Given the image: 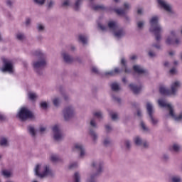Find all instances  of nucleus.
Returning <instances> with one entry per match:
<instances>
[{
	"instance_id": "nucleus-1",
	"label": "nucleus",
	"mask_w": 182,
	"mask_h": 182,
	"mask_svg": "<svg viewBox=\"0 0 182 182\" xmlns=\"http://www.w3.org/2000/svg\"><path fill=\"white\" fill-rule=\"evenodd\" d=\"M32 55L37 59L36 60L33 61V69L38 76H42V75H43V70H45V67L46 66L45 54L43 53L42 50H37L32 53Z\"/></svg>"
},
{
	"instance_id": "nucleus-2",
	"label": "nucleus",
	"mask_w": 182,
	"mask_h": 182,
	"mask_svg": "<svg viewBox=\"0 0 182 182\" xmlns=\"http://www.w3.org/2000/svg\"><path fill=\"white\" fill-rule=\"evenodd\" d=\"M149 23L151 25V27L149 28V32L154 33L155 36V41H156L158 43H160V41L162 39L161 33H163V27H161V25L159 23V16H153L150 19Z\"/></svg>"
},
{
	"instance_id": "nucleus-3",
	"label": "nucleus",
	"mask_w": 182,
	"mask_h": 182,
	"mask_svg": "<svg viewBox=\"0 0 182 182\" xmlns=\"http://www.w3.org/2000/svg\"><path fill=\"white\" fill-rule=\"evenodd\" d=\"M103 162L93 161L91 164V167H92V171L95 172L90 174L87 182H97V177L103 173Z\"/></svg>"
},
{
	"instance_id": "nucleus-4",
	"label": "nucleus",
	"mask_w": 182,
	"mask_h": 182,
	"mask_svg": "<svg viewBox=\"0 0 182 182\" xmlns=\"http://www.w3.org/2000/svg\"><path fill=\"white\" fill-rule=\"evenodd\" d=\"M180 86V82L176 81L175 82L171 84V90L166 89L164 87H160L159 92L161 95H166V96H170V95H173V96H176L177 95V90H178Z\"/></svg>"
},
{
	"instance_id": "nucleus-5",
	"label": "nucleus",
	"mask_w": 182,
	"mask_h": 182,
	"mask_svg": "<svg viewBox=\"0 0 182 182\" xmlns=\"http://www.w3.org/2000/svg\"><path fill=\"white\" fill-rule=\"evenodd\" d=\"M17 117L21 122H26L28 119H33V120L36 119L33 113L25 107L21 108L20 111L17 114Z\"/></svg>"
},
{
	"instance_id": "nucleus-6",
	"label": "nucleus",
	"mask_w": 182,
	"mask_h": 182,
	"mask_svg": "<svg viewBox=\"0 0 182 182\" xmlns=\"http://www.w3.org/2000/svg\"><path fill=\"white\" fill-rule=\"evenodd\" d=\"M158 103L161 107H166L169 110V116H171L172 119H174L176 122H180L182 120V113H181L178 117L176 116V114H174V109L171 105L166 103L163 100H159Z\"/></svg>"
},
{
	"instance_id": "nucleus-7",
	"label": "nucleus",
	"mask_w": 182,
	"mask_h": 182,
	"mask_svg": "<svg viewBox=\"0 0 182 182\" xmlns=\"http://www.w3.org/2000/svg\"><path fill=\"white\" fill-rule=\"evenodd\" d=\"M146 109L151 124L153 126H157L159 124V119L154 117V107H153V104L151 102H146Z\"/></svg>"
},
{
	"instance_id": "nucleus-8",
	"label": "nucleus",
	"mask_w": 182,
	"mask_h": 182,
	"mask_svg": "<svg viewBox=\"0 0 182 182\" xmlns=\"http://www.w3.org/2000/svg\"><path fill=\"white\" fill-rule=\"evenodd\" d=\"M158 6L161 9H164L169 15H176V11L173 9V7L166 0H156Z\"/></svg>"
},
{
	"instance_id": "nucleus-9",
	"label": "nucleus",
	"mask_w": 182,
	"mask_h": 182,
	"mask_svg": "<svg viewBox=\"0 0 182 182\" xmlns=\"http://www.w3.org/2000/svg\"><path fill=\"white\" fill-rule=\"evenodd\" d=\"M63 114L64 120H65V122H68V120H70V119H73V117H75V108L70 105L65 107L63 110Z\"/></svg>"
},
{
	"instance_id": "nucleus-10",
	"label": "nucleus",
	"mask_w": 182,
	"mask_h": 182,
	"mask_svg": "<svg viewBox=\"0 0 182 182\" xmlns=\"http://www.w3.org/2000/svg\"><path fill=\"white\" fill-rule=\"evenodd\" d=\"M3 67L1 68V71L3 73L9 72V73H14V64H12L11 61L8 60L6 58H3Z\"/></svg>"
},
{
	"instance_id": "nucleus-11",
	"label": "nucleus",
	"mask_w": 182,
	"mask_h": 182,
	"mask_svg": "<svg viewBox=\"0 0 182 182\" xmlns=\"http://www.w3.org/2000/svg\"><path fill=\"white\" fill-rule=\"evenodd\" d=\"M53 139L55 141H62L63 140V133L58 125H55L53 128Z\"/></svg>"
},
{
	"instance_id": "nucleus-12",
	"label": "nucleus",
	"mask_w": 182,
	"mask_h": 182,
	"mask_svg": "<svg viewBox=\"0 0 182 182\" xmlns=\"http://www.w3.org/2000/svg\"><path fill=\"white\" fill-rule=\"evenodd\" d=\"M34 174L38 178H43L46 177V166L43 167V171H42L41 165L39 164L36 165L34 168Z\"/></svg>"
},
{
	"instance_id": "nucleus-13",
	"label": "nucleus",
	"mask_w": 182,
	"mask_h": 182,
	"mask_svg": "<svg viewBox=\"0 0 182 182\" xmlns=\"http://www.w3.org/2000/svg\"><path fill=\"white\" fill-rule=\"evenodd\" d=\"M133 70L138 75H144V76H149V70L144 69L139 65H135L133 66Z\"/></svg>"
},
{
	"instance_id": "nucleus-14",
	"label": "nucleus",
	"mask_w": 182,
	"mask_h": 182,
	"mask_svg": "<svg viewBox=\"0 0 182 182\" xmlns=\"http://www.w3.org/2000/svg\"><path fill=\"white\" fill-rule=\"evenodd\" d=\"M129 89L133 92L134 95H139L140 92H141V89H143V86L139 85L137 86L136 84L131 83L129 85Z\"/></svg>"
},
{
	"instance_id": "nucleus-15",
	"label": "nucleus",
	"mask_w": 182,
	"mask_h": 182,
	"mask_svg": "<svg viewBox=\"0 0 182 182\" xmlns=\"http://www.w3.org/2000/svg\"><path fill=\"white\" fill-rule=\"evenodd\" d=\"M113 35L117 39H122V38L126 35V31L122 28H118L115 31L113 32Z\"/></svg>"
},
{
	"instance_id": "nucleus-16",
	"label": "nucleus",
	"mask_w": 182,
	"mask_h": 182,
	"mask_svg": "<svg viewBox=\"0 0 182 182\" xmlns=\"http://www.w3.org/2000/svg\"><path fill=\"white\" fill-rule=\"evenodd\" d=\"M62 56L65 63H73V62H75V58H73L72 55H69V53L66 52H63L62 53Z\"/></svg>"
},
{
	"instance_id": "nucleus-17",
	"label": "nucleus",
	"mask_w": 182,
	"mask_h": 182,
	"mask_svg": "<svg viewBox=\"0 0 182 182\" xmlns=\"http://www.w3.org/2000/svg\"><path fill=\"white\" fill-rule=\"evenodd\" d=\"M168 149L171 153H178V151H180V145L177 144H173L169 145Z\"/></svg>"
},
{
	"instance_id": "nucleus-18",
	"label": "nucleus",
	"mask_w": 182,
	"mask_h": 182,
	"mask_svg": "<svg viewBox=\"0 0 182 182\" xmlns=\"http://www.w3.org/2000/svg\"><path fill=\"white\" fill-rule=\"evenodd\" d=\"M89 134L91 139H92V141H94V143H96V141H97V139L99 138V136L97 135V133H96L93 130V128H90Z\"/></svg>"
},
{
	"instance_id": "nucleus-19",
	"label": "nucleus",
	"mask_w": 182,
	"mask_h": 182,
	"mask_svg": "<svg viewBox=\"0 0 182 182\" xmlns=\"http://www.w3.org/2000/svg\"><path fill=\"white\" fill-rule=\"evenodd\" d=\"M74 148L75 149V150H77V151H80V157H83V156H85V148H83V146L80 144H75L74 146Z\"/></svg>"
},
{
	"instance_id": "nucleus-20",
	"label": "nucleus",
	"mask_w": 182,
	"mask_h": 182,
	"mask_svg": "<svg viewBox=\"0 0 182 182\" xmlns=\"http://www.w3.org/2000/svg\"><path fill=\"white\" fill-rule=\"evenodd\" d=\"M46 177L50 178H53L55 177V172L49 166H46Z\"/></svg>"
},
{
	"instance_id": "nucleus-21",
	"label": "nucleus",
	"mask_w": 182,
	"mask_h": 182,
	"mask_svg": "<svg viewBox=\"0 0 182 182\" xmlns=\"http://www.w3.org/2000/svg\"><path fill=\"white\" fill-rule=\"evenodd\" d=\"M27 130L32 137H36V130L33 126L29 125Z\"/></svg>"
},
{
	"instance_id": "nucleus-22",
	"label": "nucleus",
	"mask_w": 182,
	"mask_h": 182,
	"mask_svg": "<svg viewBox=\"0 0 182 182\" xmlns=\"http://www.w3.org/2000/svg\"><path fill=\"white\" fill-rule=\"evenodd\" d=\"M108 27L109 28V29H111V31H113V32L119 29V26L117 25L116 22L114 21H109L108 23Z\"/></svg>"
},
{
	"instance_id": "nucleus-23",
	"label": "nucleus",
	"mask_w": 182,
	"mask_h": 182,
	"mask_svg": "<svg viewBox=\"0 0 182 182\" xmlns=\"http://www.w3.org/2000/svg\"><path fill=\"white\" fill-rule=\"evenodd\" d=\"M78 41L79 42H81L82 45H87V36L85 35H79L78 36Z\"/></svg>"
},
{
	"instance_id": "nucleus-24",
	"label": "nucleus",
	"mask_w": 182,
	"mask_h": 182,
	"mask_svg": "<svg viewBox=\"0 0 182 182\" xmlns=\"http://www.w3.org/2000/svg\"><path fill=\"white\" fill-rule=\"evenodd\" d=\"M110 87L112 92H119L120 90V85L117 82L111 83Z\"/></svg>"
},
{
	"instance_id": "nucleus-25",
	"label": "nucleus",
	"mask_w": 182,
	"mask_h": 182,
	"mask_svg": "<svg viewBox=\"0 0 182 182\" xmlns=\"http://www.w3.org/2000/svg\"><path fill=\"white\" fill-rule=\"evenodd\" d=\"M50 160L52 161V163H59V161H62V159L55 154H51Z\"/></svg>"
},
{
	"instance_id": "nucleus-26",
	"label": "nucleus",
	"mask_w": 182,
	"mask_h": 182,
	"mask_svg": "<svg viewBox=\"0 0 182 182\" xmlns=\"http://www.w3.org/2000/svg\"><path fill=\"white\" fill-rule=\"evenodd\" d=\"M0 146H1V147H9V142H8V139L5 137H1L0 139Z\"/></svg>"
},
{
	"instance_id": "nucleus-27",
	"label": "nucleus",
	"mask_w": 182,
	"mask_h": 182,
	"mask_svg": "<svg viewBox=\"0 0 182 182\" xmlns=\"http://www.w3.org/2000/svg\"><path fill=\"white\" fill-rule=\"evenodd\" d=\"M83 2V0H76L75 3L74 4V9L75 11H79L80 9V6L82 5V3Z\"/></svg>"
},
{
	"instance_id": "nucleus-28",
	"label": "nucleus",
	"mask_w": 182,
	"mask_h": 182,
	"mask_svg": "<svg viewBox=\"0 0 182 182\" xmlns=\"http://www.w3.org/2000/svg\"><path fill=\"white\" fill-rule=\"evenodd\" d=\"M165 43L169 46L174 45V37H171V36H168L165 41Z\"/></svg>"
},
{
	"instance_id": "nucleus-29",
	"label": "nucleus",
	"mask_w": 182,
	"mask_h": 182,
	"mask_svg": "<svg viewBox=\"0 0 182 182\" xmlns=\"http://www.w3.org/2000/svg\"><path fill=\"white\" fill-rule=\"evenodd\" d=\"M124 144L126 147V151H129L130 149H132V142L129 139H125L124 141Z\"/></svg>"
},
{
	"instance_id": "nucleus-30",
	"label": "nucleus",
	"mask_w": 182,
	"mask_h": 182,
	"mask_svg": "<svg viewBox=\"0 0 182 182\" xmlns=\"http://www.w3.org/2000/svg\"><path fill=\"white\" fill-rule=\"evenodd\" d=\"M134 144L136 146H141L143 144V139L140 136H136L134 139Z\"/></svg>"
},
{
	"instance_id": "nucleus-31",
	"label": "nucleus",
	"mask_w": 182,
	"mask_h": 182,
	"mask_svg": "<svg viewBox=\"0 0 182 182\" xmlns=\"http://www.w3.org/2000/svg\"><path fill=\"white\" fill-rule=\"evenodd\" d=\"M114 12H116V14H117V15L122 16L123 15L124 16V15H126V9H114Z\"/></svg>"
},
{
	"instance_id": "nucleus-32",
	"label": "nucleus",
	"mask_w": 182,
	"mask_h": 182,
	"mask_svg": "<svg viewBox=\"0 0 182 182\" xmlns=\"http://www.w3.org/2000/svg\"><path fill=\"white\" fill-rule=\"evenodd\" d=\"M28 99H30L31 100V102L36 101V98L38 97V96L36 95V93L28 92Z\"/></svg>"
},
{
	"instance_id": "nucleus-33",
	"label": "nucleus",
	"mask_w": 182,
	"mask_h": 182,
	"mask_svg": "<svg viewBox=\"0 0 182 182\" xmlns=\"http://www.w3.org/2000/svg\"><path fill=\"white\" fill-rule=\"evenodd\" d=\"M136 26L139 31H143V28H144V21H136Z\"/></svg>"
},
{
	"instance_id": "nucleus-34",
	"label": "nucleus",
	"mask_w": 182,
	"mask_h": 182,
	"mask_svg": "<svg viewBox=\"0 0 182 182\" xmlns=\"http://www.w3.org/2000/svg\"><path fill=\"white\" fill-rule=\"evenodd\" d=\"M109 114L112 118V120L116 121L117 119H119L117 112L113 113V111H109Z\"/></svg>"
},
{
	"instance_id": "nucleus-35",
	"label": "nucleus",
	"mask_w": 182,
	"mask_h": 182,
	"mask_svg": "<svg viewBox=\"0 0 182 182\" xmlns=\"http://www.w3.org/2000/svg\"><path fill=\"white\" fill-rule=\"evenodd\" d=\"M73 182H80V174L79 172H75L73 176Z\"/></svg>"
},
{
	"instance_id": "nucleus-36",
	"label": "nucleus",
	"mask_w": 182,
	"mask_h": 182,
	"mask_svg": "<svg viewBox=\"0 0 182 182\" xmlns=\"http://www.w3.org/2000/svg\"><path fill=\"white\" fill-rule=\"evenodd\" d=\"M115 73H119V68H115L114 71L112 70V71L106 72L105 75V76H107L108 75H109V76H114Z\"/></svg>"
},
{
	"instance_id": "nucleus-37",
	"label": "nucleus",
	"mask_w": 182,
	"mask_h": 182,
	"mask_svg": "<svg viewBox=\"0 0 182 182\" xmlns=\"http://www.w3.org/2000/svg\"><path fill=\"white\" fill-rule=\"evenodd\" d=\"M103 144L105 147H108V146L112 144V139H110L109 137L105 138L103 141Z\"/></svg>"
},
{
	"instance_id": "nucleus-38",
	"label": "nucleus",
	"mask_w": 182,
	"mask_h": 182,
	"mask_svg": "<svg viewBox=\"0 0 182 182\" xmlns=\"http://www.w3.org/2000/svg\"><path fill=\"white\" fill-rule=\"evenodd\" d=\"M70 6V0H64L63 2L60 5V8H68V6Z\"/></svg>"
},
{
	"instance_id": "nucleus-39",
	"label": "nucleus",
	"mask_w": 182,
	"mask_h": 182,
	"mask_svg": "<svg viewBox=\"0 0 182 182\" xmlns=\"http://www.w3.org/2000/svg\"><path fill=\"white\" fill-rule=\"evenodd\" d=\"M33 1L36 5L42 6V5H45V2H46V0H33Z\"/></svg>"
},
{
	"instance_id": "nucleus-40",
	"label": "nucleus",
	"mask_w": 182,
	"mask_h": 182,
	"mask_svg": "<svg viewBox=\"0 0 182 182\" xmlns=\"http://www.w3.org/2000/svg\"><path fill=\"white\" fill-rule=\"evenodd\" d=\"M141 127L144 132H150V129L146 126V124H144L143 121H141Z\"/></svg>"
},
{
	"instance_id": "nucleus-41",
	"label": "nucleus",
	"mask_w": 182,
	"mask_h": 182,
	"mask_svg": "<svg viewBox=\"0 0 182 182\" xmlns=\"http://www.w3.org/2000/svg\"><path fill=\"white\" fill-rule=\"evenodd\" d=\"M141 127L144 132H150V129L146 126V124H144L143 121H141Z\"/></svg>"
},
{
	"instance_id": "nucleus-42",
	"label": "nucleus",
	"mask_w": 182,
	"mask_h": 182,
	"mask_svg": "<svg viewBox=\"0 0 182 182\" xmlns=\"http://www.w3.org/2000/svg\"><path fill=\"white\" fill-rule=\"evenodd\" d=\"M94 11H99V9H101V11H105L106 9V7L103 5H97L93 7Z\"/></svg>"
},
{
	"instance_id": "nucleus-43",
	"label": "nucleus",
	"mask_w": 182,
	"mask_h": 182,
	"mask_svg": "<svg viewBox=\"0 0 182 182\" xmlns=\"http://www.w3.org/2000/svg\"><path fill=\"white\" fill-rule=\"evenodd\" d=\"M93 115L97 117V119H103V113L101 111L95 112Z\"/></svg>"
},
{
	"instance_id": "nucleus-44",
	"label": "nucleus",
	"mask_w": 182,
	"mask_h": 182,
	"mask_svg": "<svg viewBox=\"0 0 182 182\" xmlns=\"http://www.w3.org/2000/svg\"><path fill=\"white\" fill-rule=\"evenodd\" d=\"M2 176L6 177V178H9V177H11V173L9 171H8L7 170H3Z\"/></svg>"
},
{
	"instance_id": "nucleus-45",
	"label": "nucleus",
	"mask_w": 182,
	"mask_h": 182,
	"mask_svg": "<svg viewBox=\"0 0 182 182\" xmlns=\"http://www.w3.org/2000/svg\"><path fill=\"white\" fill-rule=\"evenodd\" d=\"M53 103L54 105V106L55 107H59V105L60 103V100L59 98H55L53 100Z\"/></svg>"
},
{
	"instance_id": "nucleus-46",
	"label": "nucleus",
	"mask_w": 182,
	"mask_h": 182,
	"mask_svg": "<svg viewBox=\"0 0 182 182\" xmlns=\"http://www.w3.org/2000/svg\"><path fill=\"white\" fill-rule=\"evenodd\" d=\"M16 39H18V41H23V39H25V35L19 33L16 35Z\"/></svg>"
},
{
	"instance_id": "nucleus-47",
	"label": "nucleus",
	"mask_w": 182,
	"mask_h": 182,
	"mask_svg": "<svg viewBox=\"0 0 182 182\" xmlns=\"http://www.w3.org/2000/svg\"><path fill=\"white\" fill-rule=\"evenodd\" d=\"M54 5H55V1H53V0H50L47 9H52Z\"/></svg>"
},
{
	"instance_id": "nucleus-48",
	"label": "nucleus",
	"mask_w": 182,
	"mask_h": 182,
	"mask_svg": "<svg viewBox=\"0 0 182 182\" xmlns=\"http://www.w3.org/2000/svg\"><path fill=\"white\" fill-rule=\"evenodd\" d=\"M169 159H170V156H168V154H163L162 159L164 160V161H168Z\"/></svg>"
},
{
	"instance_id": "nucleus-49",
	"label": "nucleus",
	"mask_w": 182,
	"mask_h": 182,
	"mask_svg": "<svg viewBox=\"0 0 182 182\" xmlns=\"http://www.w3.org/2000/svg\"><path fill=\"white\" fill-rule=\"evenodd\" d=\"M112 99H113L114 102H117V103H122V99H120L114 95H112Z\"/></svg>"
},
{
	"instance_id": "nucleus-50",
	"label": "nucleus",
	"mask_w": 182,
	"mask_h": 182,
	"mask_svg": "<svg viewBox=\"0 0 182 182\" xmlns=\"http://www.w3.org/2000/svg\"><path fill=\"white\" fill-rule=\"evenodd\" d=\"M90 126H92V127H95V129H97V125L96 124V122H95V119H91L90 123Z\"/></svg>"
},
{
	"instance_id": "nucleus-51",
	"label": "nucleus",
	"mask_w": 182,
	"mask_h": 182,
	"mask_svg": "<svg viewBox=\"0 0 182 182\" xmlns=\"http://www.w3.org/2000/svg\"><path fill=\"white\" fill-rule=\"evenodd\" d=\"M172 182H181V178L174 176L172 178Z\"/></svg>"
},
{
	"instance_id": "nucleus-52",
	"label": "nucleus",
	"mask_w": 182,
	"mask_h": 182,
	"mask_svg": "<svg viewBox=\"0 0 182 182\" xmlns=\"http://www.w3.org/2000/svg\"><path fill=\"white\" fill-rule=\"evenodd\" d=\"M148 55L150 58H156V53L153 52L152 50H149Z\"/></svg>"
},
{
	"instance_id": "nucleus-53",
	"label": "nucleus",
	"mask_w": 182,
	"mask_h": 182,
	"mask_svg": "<svg viewBox=\"0 0 182 182\" xmlns=\"http://www.w3.org/2000/svg\"><path fill=\"white\" fill-rule=\"evenodd\" d=\"M170 35L172 38H176L177 36V33L176 32V31L172 30L170 31Z\"/></svg>"
},
{
	"instance_id": "nucleus-54",
	"label": "nucleus",
	"mask_w": 182,
	"mask_h": 182,
	"mask_svg": "<svg viewBox=\"0 0 182 182\" xmlns=\"http://www.w3.org/2000/svg\"><path fill=\"white\" fill-rule=\"evenodd\" d=\"M38 132H39V133H41V134H42L43 133H44V132H46V128L41 126L39 127Z\"/></svg>"
},
{
	"instance_id": "nucleus-55",
	"label": "nucleus",
	"mask_w": 182,
	"mask_h": 182,
	"mask_svg": "<svg viewBox=\"0 0 182 182\" xmlns=\"http://www.w3.org/2000/svg\"><path fill=\"white\" fill-rule=\"evenodd\" d=\"M176 73H177V70L176 69V68H173L169 70V73L171 75H176Z\"/></svg>"
},
{
	"instance_id": "nucleus-56",
	"label": "nucleus",
	"mask_w": 182,
	"mask_h": 182,
	"mask_svg": "<svg viewBox=\"0 0 182 182\" xmlns=\"http://www.w3.org/2000/svg\"><path fill=\"white\" fill-rule=\"evenodd\" d=\"M98 27L100 28V29H101V31H107V27L105 26H102V24L99 23L98 24Z\"/></svg>"
},
{
	"instance_id": "nucleus-57",
	"label": "nucleus",
	"mask_w": 182,
	"mask_h": 182,
	"mask_svg": "<svg viewBox=\"0 0 182 182\" xmlns=\"http://www.w3.org/2000/svg\"><path fill=\"white\" fill-rule=\"evenodd\" d=\"M124 18L125 21H126L127 23H130V17H129V16L125 14L124 16Z\"/></svg>"
},
{
	"instance_id": "nucleus-58",
	"label": "nucleus",
	"mask_w": 182,
	"mask_h": 182,
	"mask_svg": "<svg viewBox=\"0 0 182 182\" xmlns=\"http://www.w3.org/2000/svg\"><path fill=\"white\" fill-rule=\"evenodd\" d=\"M6 4L7 5V6H9V8H12V1L6 0Z\"/></svg>"
},
{
	"instance_id": "nucleus-59",
	"label": "nucleus",
	"mask_w": 182,
	"mask_h": 182,
	"mask_svg": "<svg viewBox=\"0 0 182 182\" xmlns=\"http://www.w3.org/2000/svg\"><path fill=\"white\" fill-rule=\"evenodd\" d=\"M152 48H156V49H161V46L157 43H153Z\"/></svg>"
},
{
	"instance_id": "nucleus-60",
	"label": "nucleus",
	"mask_w": 182,
	"mask_h": 182,
	"mask_svg": "<svg viewBox=\"0 0 182 182\" xmlns=\"http://www.w3.org/2000/svg\"><path fill=\"white\" fill-rule=\"evenodd\" d=\"M136 116H138V117H141L142 116L141 110H140L139 108L136 109Z\"/></svg>"
},
{
	"instance_id": "nucleus-61",
	"label": "nucleus",
	"mask_w": 182,
	"mask_h": 182,
	"mask_svg": "<svg viewBox=\"0 0 182 182\" xmlns=\"http://www.w3.org/2000/svg\"><path fill=\"white\" fill-rule=\"evenodd\" d=\"M38 29L39 32H42V31H44L45 27L40 24L38 26Z\"/></svg>"
},
{
	"instance_id": "nucleus-62",
	"label": "nucleus",
	"mask_w": 182,
	"mask_h": 182,
	"mask_svg": "<svg viewBox=\"0 0 182 182\" xmlns=\"http://www.w3.org/2000/svg\"><path fill=\"white\" fill-rule=\"evenodd\" d=\"M142 144H143L144 149H149V143L146 142V141H144L142 142Z\"/></svg>"
},
{
	"instance_id": "nucleus-63",
	"label": "nucleus",
	"mask_w": 182,
	"mask_h": 182,
	"mask_svg": "<svg viewBox=\"0 0 182 182\" xmlns=\"http://www.w3.org/2000/svg\"><path fill=\"white\" fill-rule=\"evenodd\" d=\"M105 129L107 133H109V132H112V127L110 125H105Z\"/></svg>"
},
{
	"instance_id": "nucleus-64",
	"label": "nucleus",
	"mask_w": 182,
	"mask_h": 182,
	"mask_svg": "<svg viewBox=\"0 0 182 182\" xmlns=\"http://www.w3.org/2000/svg\"><path fill=\"white\" fill-rule=\"evenodd\" d=\"M41 107L43 109H46V102H41L40 105Z\"/></svg>"
}]
</instances>
